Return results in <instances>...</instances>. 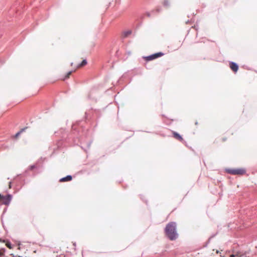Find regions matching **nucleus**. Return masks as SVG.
Masks as SVG:
<instances>
[{
	"label": "nucleus",
	"instance_id": "1",
	"mask_svg": "<svg viewBox=\"0 0 257 257\" xmlns=\"http://www.w3.org/2000/svg\"><path fill=\"white\" fill-rule=\"evenodd\" d=\"M165 233L170 240H175L178 236L176 230V223L173 222L169 223L166 226Z\"/></svg>",
	"mask_w": 257,
	"mask_h": 257
},
{
	"label": "nucleus",
	"instance_id": "2",
	"mask_svg": "<svg viewBox=\"0 0 257 257\" xmlns=\"http://www.w3.org/2000/svg\"><path fill=\"white\" fill-rule=\"evenodd\" d=\"M227 173L232 175H242L245 173V170L243 169H230L227 170Z\"/></svg>",
	"mask_w": 257,
	"mask_h": 257
},
{
	"label": "nucleus",
	"instance_id": "3",
	"mask_svg": "<svg viewBox=\"0 0 257 257\" xmlns=\"http://www.w3.org/2000/svg\"><path fill=\"white\" fill-rule=\"evenodd\" d=\"M12 198V196L11 195L4 196L0 194V202L5 205H8L10 203Z\"/></svg>",
	"mask_w": 257,
	"mask_h": 257
},
{
	"label": "nucleus",
	"instance_id": "4",
	"mask_svg": "<svg viewBox=\"0 0 257 257\" xmlns=\"http://www.w3.org/2000/svg\"><path fill=\"white\" fill-rule=\"evenodd\" d=\"M164 55V53H163L162 52H158V53L154 54L153 55H151L150 56H149L147 57L146 58V60L147 61H151V60L155 59H156L157 58L162 57Z\"/></svg>",
	"mask_w": 257,
	"mask_h": 257
},
{
	"label": "nucleus",
	"instance_id": "5",
	"mask_svg": "<svg viewBox=\"0 0 257 257\" xmlns=\"http://www.w3.org/2000/svg\"><path fill=\"white\" fill-rule=\"evenodd\" d=\"M164 55V53H163L162 52H158V53L154 54L153 55H151L150 56H149L147 57L146 58V60L147 61H151V60L155 59H156L157 58L162 57Z\"/></svg>",
	"mask_w": 257,
	"mask_h": 257
},
{
	"label": "nucleus",
	"instance_id": "6",
	"mask_svg": "<svg viewBox=\"0 0 257 257\" xmlns=\"http://www.w3.org/2000/svg\"><path fill=\"white\" fill-rule=\"evenodd\" d=\"M229 67L234 72H236L238 69V65L233 62L229 63Z\"/></svg>",
	"mask_w": 257,
	"mask_h": 257
},
{
	"label": "nucleus",
	"instance_id": "7",
	"mask_svg": "<svg viewBox=\"0 0 257 257\" xmlns=\"http://www.w3.org/2000/svg\"><path fill=\"white\" fill-rule=\"evenodd\" d=\"M172 133H173V137L175 139H176L180 142H183L184 141L183 138L178 133H177L175 132H173Z\"/></svg>",
	"mask_w": 257,
	"mask_h": 257
},
{
	"label": "nucleus",
	"instance_id": "8",
	"mask_svg": "<svg viewBox=\"0 0 257 257\" xmlns=\"http://www.w3.org/2000/svg\"><path fill=\"white\" fill-rule=\"evenodd\" d=\"M72 176L70 175L67 176L65 177L62 178L60 180V182H66V181H69L72 180Z\"/></svg>",
	"mask_w": 257,
	"mask_h": 257
},
{
	"label": "nucleus",
	"instance_id": "9",
	"mask_svg": "<svg viewBox=\"0 0 257 257\" xmlns=\"http://www.w3.org/2000/svg\"><path fill=\"white\" fill-rule=\"evenodd\" d=\"M230 257H245V256L239 252H236L230 254Z\"/></svg>",
	"mask_w": 257,
	"mask_h": 257
},
{
	"label": "nucleus",
	"instance_id": "10",
	"mask_svg": "<svg viewBox=\"0 0 257 257\" xmlns=\"http://www.w3.org/2000/svg\"><path fill=\"white\" fill-rule=\"evenodd\" d=\"M72 72V71L68 72L63 78H61V80H65V79L69 78Z\"/></svg>",
	"mask_w": 257,
	"mask_h": 257
},
{
	"label": "nucleus",
	"instance_id": "11",
	"mask_svg": "<svg viewBox=\"0 0 257 257\" xmlns=\"http://www.w3.org/2000/svg\"><path fill=\"white\" fill-rule=\"evenodd\" d=\"M86 64H87L86 60H83L82 61V62L81 63V64H80L78 66V67H81L84 66L85 65H86Z\"/></svg>",
	"mask_w": 257,
	"mask_h": 257
},
{
	"label": "nucleus",
	"instance_id": "12",
	"mask_svg": "<svg viewBox=\"0 0 257 257\" xmlns=\"http://www.w3.org/2000/svg\"><path fill=\"white\" fill-rule=\"evenodd\" d=\"M219 253H220V252L217 249H213L212 252V254L213 256V257H215V254H218Z\"/></svg>",
	"mask_w": 257,
	"mask_h": 257
},
{
	"label": "nucleus",
	"instance_id": "13",
	"mask_svg": "<svg viewBox=\"0 0 257 257\" xmlns=\"http://www.w3.org/2000/svg\"><path fill=\"white\" fill-rule=\"evenodd\" d=\"M6 246L10 249H12V246L11 245V243L9 242H6Z\"/></svg>",
	"mask_w": 257,
	"mask_h": 257
},
{
	"label": "nucleus",
	"instance_id": "14",
	"mask_svg": "<svg viewBox=\"0 0 257 257\" xmlns=\"http://www.w3.org/2000/svg\"><path fill=\"white\" fill-rule=\"evenodd\" d=\"M36 168V166L35 165H31L29 166V169L30 170H33V169H35Z\"/></svg>",
	"mask_w": 257,
	"mask_h": 257
},
{
	"label": "nucleus",
	"instance_id": "15",
	"mask_svg": "<svg viewBox=\"0 0 257 257\" xmlns=\"http://www.w3.org/2000/svg\"><path fill=\"white\" fill-rule=\"evenodd\" d=\"M23 130H21L20 132H19L18 133H17L16 135H15V138H18L19 135L21 134V133L23 132Z\"/></svg>",
	"mask_w": 257,
	"mask_h": 257
},
{
	"label": "nucleus",
	"instance_id": "16",
	"mask_svg": "<svg viewBox=\"0 0 257 257\" xmlns=\"http://www.w3.org/2000/svg\"><path fill=\"white\" fill-rule=\"evenodd\" d=\"M4 255V253L0 251V256H3Z\"/></svg>",
	"mask_w": 257,
	"mask_h": 257
},
{
	"label": "nucleus",
	"instance_id": "17",
	"mask_svg": "<svg viewBox=\"0 0 257 257\" xmlns=\"http://www.w3.org/2000/svg\"><path fill=\"white\" fill-rule=\"evenodd\" d=\"M195 124L196 125H197V124H198V122H197V121H196V122H195Z\"/></svg>",
	"mask_w": 257,
	"mask_h": 257
},
{
	"label": "nucleus",
	"instance_id": "18",
	"mask_svg": "<svg viewBox=\"0 0 257 257\" xmlns=\"http://www.w3.org/2000/svg\"><path fill=\"white\" fill-rule=\"evenodd\" d=\"M11 187V183H10V185H9V188H10Z\"/></svg>",
	"mask_w": 257,
	"mask_h": 257
}]
</instances>
